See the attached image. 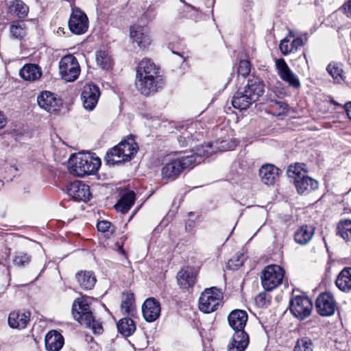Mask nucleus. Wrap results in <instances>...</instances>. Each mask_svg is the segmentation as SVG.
Instances as JSON below:
<instances>
[{
	"mask_svg": "<svg viewBox=\"0 0 351 351\" xmlns=\"http://www.w3.org/2000/svg\"><path fill=\"white\" fill-rule=\"evenodd\" d=\"M136 85L141 94L147 96L164 85L158 68L149 59L141 60L136 68Z\"/></svg>",
	"mask_w": 351,
	"mask_h": 351,
	"instance_id": "f257e3e1",
	"label": "nucleus"
},
{
	"mask_svg": "<svg viewBox=\"0 0 351 351\" xmlns=\"http://www.w3.org/2000/svg\"><path fill=\"white\" fill-rule=\"evenodd\" d=\"M264 92L263 81L258 77L253 76L248 79L247 83L244 87L238 89L234 94L232 104L235 108L245 110L258 101Z\"/></svg>",
	"mask_w": 351,
	"mask_h": 351,
	"instance_id": "f03ea898",
	"label": "nucleus"
},
{
	"mask_svg": "<svg viewBox=\"0 0 351 351\" xmlns=\"http://www.w3.org/2000/svg\"><path fill=\"white\" fill-rule=\"evenodd\" d=\"M72 315L81 325L90 328L93 333L101 334L103 332L102 324L93 317L87 298L81 297L73 302Z\"/></svg>",
	"mask_w": 351,
	"mask_h": 351,
	"instance_id": "7ed1b4c3",
	"label": "nucleus"
},
{
	"mask_svg": "<svg viewBox=\"0 0 351 351\" xmlns=\"http://www.w3.org/2000/svg\"><path fill=\"white\" fill-rule=\"evenodd\" d=\"M138 149V146L134 138L129 137L108 151L105 157L106 162L109 165H114L129 161L137 153Z\"/></svg>",
	"mask_w": 351,
	"mask_h": 351,
	"instance_id": "20e7f679",
	"label": "nucleus"
},
{
	"mask_svg": "<svg viewBox=\"0 0 351 351\" xmlns=\"http://www.w3.org/2000/svg\"><path fill=\"white\" fill-rule=\"evenodd\" d=\"M71 171L78 177L93 174L99 169L101 160L89 154L79 153L70 158Z\"/></svg>",
	"mask_w": 351,
	"mask_h": 351,
	"instance_id": "39448f33",
	"label": "nucleus"
},
{
	"mask_svg": "<svg viewBox=\"0 0 351 351\" xmlns=\"http://www.w3.org/2000/svg\"><path fill=\"white\" fill-rule=\"evenodd\" d=\"M284 276L285 271L280 266L267 265L262 271L261 276L263 289L267 291L274 290L282 282Z\"/></svg>",
	"mask_w": 351,
	"mask_h": 351,
	"instance_id": "423d86ee",
	"label": "nucleus"
},
{
	"mask_svg": "<svg viewBox=\"0 0 351 351\" xmlns=\"http://www.w3.org/2000/svg\"><path fill=\"white\" fill-rule=\"evenodd\" d=\"M222 298V293L219 289L215 287L207 288L199 297V308L206 313L214 312L220 306Z\"/></svg>",
	"mask_w": 351,
	"mask_h": 351,
	"instance_id": "0eeeda50",
	"label": "nucleus"
},
{
	"mask_svg": "<svg viewBox=\"0 0 351 351\" xmlns=\"http://www.w3.org/2000/svg\"><path fill=\"white\" fill-rule=\"evenodd\" d=\"M196 160L194 156H182L167 163L161 170L164 179H176L186 168L193 167Z\"/></svg>",
	"mask_w": 351,
	"mask_h": 351,
	"instance_id": "6e6552de",
	"label": "nucleus"
},
{
	"mask_svg": "<svg viewBox=\"0 0 351 351\" xmlns=\"http://www.w3.org/2000/svg\"><path fill=\"white\" fill-rule=\"evenodd\" d=\"M59 73L65 81H75L80 73V67L77 58L71 54L63 56L59 62Z\"/></svg>",
	"mask_w": 351,
	"mask_h": 351,
	"instance_id": "1a4fd4ad",
	"label": "nucleus"
},
{
	"mask_svg": "<svg viewBox=\"0 0 351 351\" xmlns=\"http://www.w3.org/2000/svg\"><path fill=\"white\" fill-rule=\"evenodd\" d=\"M37 103L40 108L49 113L57 112L62 105L60 97L48 90H43L38 95Z\"/></svg>",
	"mask_w": 351,
	"mask_h": 351,
	"instance_id": "9d476101",
	"label": "nucleus"
},
{
	"mask_svg": "<svg viewBox=\"0 0 351 351\" xmlns=\"http://www.w3.org/2000/svg\"><path fill=\"white\" fill-rule=\"evenodd\" d=\"M313 308L311 300L306 296H295L290 302V310L292 314L300 319L308 317Z\"/></svg>",
	"mask_w": 351,
	"mask_h": 351,
	"instance_id": "9b49d317",
	"label": "nucleus"
},
{
	"mask_svg": "<svg viewBox=\"0 0 351 351\" xmlns=\"http://www.w3.org/2000/svg\"><path fill=\"white\" fill-rule=\"evenodd\" d=\"M88 27V20L86 14L77 8H73L69 21L71 32L80 35L86 32Z\"/></svg>",
	"mask_w": 351,
	"mask_h": 351,
	"instance_id": "f8f14e48",
	"label": "nucleus"
},
{
	"mask_svg": "<svg viewBox=\"0 0 351 351\" xmlns=\"http://www.w3.org/2000/svg\"><path fill=\"white\" fill-rule=\"evenodd\" d=\"M66 193L72 199L78 202H88L91 197L89 186L79 180L70 183L66 187Z\"/></svg>",
	"mask_w": 351,
	"mask_h": 351,
	"instance_id": "ddd939ff",
	"label": "nucleus"
},
{
	"mask_svg": "<svg viewBox=\"0 0 351 351\" xmlns=\"http://www.w3.org/2000/svg\"><path fill=\"white\" fill-rule=\"evenodd\" d=\"M100 96L99 88L94 84H86L81 93V99L84 108L87 110H93L96 106Z\"/></svg>",
	"mask_w": 351,
	"mask_h": 351,
	"instance_id": "4468645a",
	"label": "nucleus"
},
{
	"mask_svg": "<svg viewBox=\"0 0 351 351\" xmlns=\"http://www.w3.org/2000/svg\"><path fill=\"white\" fill-rule=\"evenodd\" d=\"M315 307L320 315H332L335 310V302L332 295L330 293L319 294L315 302Z\"/></svg>",
	"mask_w": 351,
	"mask_h": 351,
	"instance_id": "2eb2a0df",
	"label": "nucleus"
},
{
	"mask_svg": "<svg viewBox=\"0 0 351 351\" xmlns=\"http://www.w3.org/2000/svg\"><path fill=\"white\" fill-rule=\"evenodd\" d=\"M276 66L282 80L293 88H298L300 86L301 84L298 77L290 69L284 59H277Z\"/></svg>",
	"mask_w": 351,
	"mask_h": 351,
	"instance_id": "dca6fc26",
	"label": "nucleus"
},
{
	"mask_svg": "<svg viewBox=\"0 0 351 351\" xmlns=\"http://www.w3.org/2000/svg\"><path fill=\"white\" fill-rule=\"evenodd\" d=\"M197 270L191 266L182 268L177 274L178 284L182 289L192 287L197 280Z\"/></svg>",
	"mask_w": 351,
	"mask_h": 351,
	"instance_id": "f3484780",
	"label": "nucleus"
},
{
	"mask_svg": "<svg viewBox=\"0 0 351 351\" xmlns=\"http://www.w3.org/2000/svg\"><path fill=\"white\" fill-rule=\"evenodd\" d=\"M160 304L154 298H149L143 304L142 313L143 317L148 322L156 320L160 315Z\"/></svg>",
	"mask_w": 351,
	"mask_h": 351,
	"instance_id": "a211bd4d",
	"label": "nucleus"
},
{
	"mask_svg": "<svg viewBox=\"0 0 351 351\" xmlns=\"http://www.w3.org/2000/svg\"><path fill=\"white\" fill-rule=\"evenodd\" d=\"M280 169L271 164L261 166L258 176L261 182L266 185H274L278 180Z\"/></svg>",
	"mask_w": 351,
	"mask_h": 351,
	"instance_id": "6ab92c4d",
	"label": "nucleus"
},
{
	"mask_svg": "<svg viewBox=\"0 0 351 351\" xmlns=\"http://www.w3.org/2000/svg\"><path fill=\"white\" fill-rule=\"evenodd\" d=\"M294 184L298 193L302 195L308 194L311 191L317 189L319 185L317 180L306 175L294 177Z\"/></svg>",
	"mask_w": 351,
	"mask_h": 351,
	"instance_id": "aec40b11",
	"label": "nucleus"
},
{
	"mask_svg": "<svg viewBox=\"0 0 351 351\" xmlns=\"http://www.w3.org/2000/svg\"><path fill=\"white\" fill-rule=\"evenodd\" d=\"M247 313L244 310L235 309L228 317L230 326L234 331L244 330L247 321Z\"/></svg>",
	"mask_w": 351,
	"mask_h": 351,
	"instance_id": "412c9836",
	"label": "nucleus"
},
{
	"mask_svg": "<svg viewBox=\"0 0 351 351\" xmlns=\"http://www.w3.org/2000/svg\"><path fill=\"white\" fill-rule=\"evenodd\" d=\"M30 313L25 311H14L8 317L9 326L12 328L23 329L29 321Z\"/></svg>",
	"mask_w": 351,
	"mask_h": 351,
	"instance_id": "4be33fe9",
	"label": "nucleus"
},
{
	"mask_svg": "<svg viewBox=\"0 0 351 351\" xmlns=\"http://www.w3.org/2000/svg\"><path fill=\"white\" fill-rule=\"evenodd\" d=\"M130 37L141 48H145L150 43L149 37L147 34V28L144 26L139 25L131 26Z\"/></svg>",
	"mask_w": 351,
	"mask_h": 351,
	"instance_id": "5701e85b",
	"label": "nucleus"
},
{
	"mask_svg": "<svg viewBox=\"0 0 351 351\" xmlns=\"http://www.w3.org/2000/svg\"><path fill=\"white\" fill-rule=\"evenodd\" d=\"M64 343L63 336L55 330L49 331L45 335V348L48 351H59Z\"/></svg>",
	"mask_w": 351,
	"mask_h": 351,
	"instance_id": "b1692460",
	"label": "nucleus"
},
{
	"mask_svg": "<svg viewBox=\"0 0 351 351\" xmlns=\"http://www.w3.org/2000/svg\"><path fill=\"white\" fill-rule=\"evenodd\" d=\"M20 75L25 80L35 81L42 75L41 69L35 64H27L20 70Z\"/></svg>",
	"mask_w": 351,
	"mask_h": 351,
	"instance_id": "393cba45",
	"label": "nucleus"
},
{
	"mask_svg": "<svg viewBox=\"0 0 351 351\" xmlns=\"http://www.w3.org/2000/svg\"><path fill=\"white\" fill-rule=\"evenodd\" d=\"M335 284L343 292L351 290V267H345L339 274Z\"/></svg>",
	"mask_w": 351,
	"mask_h": 351,
	"instance_id": "a878e982",
	"label": "nucleus"
},
{
	"mask_svg": "<svg viewBox=\"0 0 351 351\" xmlns=\"http://www.w3.org/2000/svg\"><path fill=\"white\" fill-rule=\"evenodd\" d=\"M76 278L80 287L84 290L92 289L96 282V278L92 271H80L76 274Z\"/></svg>",
	"mask_w": 351,
	"mask_h": 351,
	"instance_id": "bb28decb",
	"label": "nucleus"
},
{
	"mask_svg": "<svg viewBox=\"0 0 351 351\" xmlns=\"http://www.w3.org/2000/svg\"><path fill=\"white\" fill-rule=\"evenodd\" d=\"M135 201V193L130 191L124 193L119 202L114 205L115 209L122 213H126L132 206Z\"/></svg>",
	"mask_w": 351,
	"mask_h": 351,
	"instance_id": "cd10ccee",
	"label": "nucleus"
},
{
	"mask_svg": "<svg viewBox=\"0 0 351 351\" xmlns=\"http://www.w3.org/2000/svg\"><path fill=\"white\" fill-rule=\"evenodd\" d=\"M314 228L312 226H302L294 234L295 241L300 245L307 244L313 238Z\"/></svg>",
	"mask_w": 351,
	"mask_h": 351,
	"instance_id": "c85d7f7f",
	"label": "nucleus"
},
{
	"mask_svg": "<svg viewBox=\"0 0 351 351\" xmlns=\"http://www.w3.org/2000/svg\"><path fill=\"white\" fill-rule=\"evenodd\" d=\"M213 144L208 143L204 145L197 146L195 148L191 150V154L187 155L186 156H194L196 161L195 164H199L202 162L203 158H206L211 155L214 151L212 149Z\"/></svg>",
	"mask_w": 351,
	"mask_h": 351,
	"instance_id": "c756f323",
	"label": "nucleus"
},
{
	"mask_svg": "<svg viewBox=\"0 0 351 351\" xmlns=\"http://www.w3.org/2000/svg\"><path fill=\"white\" fill-rule=\"evenodd\" d=\"M198 123H195L193 125L189 126L187 130L182 132L181 135L178 138V141L181 147H186L188 145L192 146L193 141L197 139L199 134L196 132L193 134V132L197 128Z\"/></svg>",
	"mask_w": 351,
	"mask_h": 351,
	"instance_id": "7c9ffc66",
	"label": "nucleus"
},
{
	"mask_svg": "<svg viewBox=\"0 0 351 351\" xmlns=\"http://www.w3.org/2000/svg\"><path fill=\"white\" fill-rule=\"evenodd\" d=\"M8 12L19 18H24L27 15L29 8L22 1L13 0L9 2Z\"/></svg>",
	"mask_w": 351,
	"mask_h": 351,
	"instance_id": "2f4dec72",
	"label": "nucleus"
},
{
	"mask_svg": "<svg viewBox=\"0 0 351 351\" xmlns=\"http://www.w3.org/2000/svg\"><path fill=\"white\" fill-rule=\"evenodd\" d=\"M96 62L98 66L105 70L112 69L113 60L110 53L106 50H99L96 53Z\"/></svg>",
	"mask_w": 351,
	"mask_h": 351,
	"instance_id": "473e14b6",
	"label": "nucleus"
},
{
	"mask_svg": "<svg viewBox=\"0 0 351 351\" xmlns=\"http://www.w3.org/2000/svg\"><path fill=\"white\" fill-rule=\"evenodd\" d=\"M117 328L123 335L129 337L135 331L136 325L131 318L123 317L118 322Z\"/></svg>",
	"mask_w": 351,
	"mask_h": 351,
	"instance_id": "72a5a7b5",
	"label": "nucleus"
},
{
	"mask_svg": "<svg viewBox=\"0 0 351 351\" xmlns=\"http://www.w3.org/2000/svg\"><path fill=\"white\" fill-rule=\"evenodd\" d=\"M337 234L346 241L351 240V220L340 221L337 227Z\"/></svg>",
	"mask_w": 351,
	"mask_h": 351,
	"instance_id": "f704fd0d",
	"label": "nucleus"
},
{
	"mask_svg": "<svg viewBox=\"0 0 351 351\" xmlns=\"http://www.w3.org/2000/svg\"><path fill=\"white\" fill-rule=\"evenodd\" d=\"M134 297L132 293H127L124 295V300L122 301L121 304V311L123 314L127 315L134 316Z\"/></svg>",
	"mask_w": 351,
	"mask_h": 351,
	"instance_id": "c9c22d12",
	"label": "nucleus"
},
{
	"mask_svg": "<svg viewBox=\"0 0 351 351\" xmlns=\"http://www.w3.org/2000/svg\"><path fill=\"white\" fill-rule=\"evenodd\" d=\"M327 71L337 82L343 80V71L341 64L337 62L330 63L326 68Z\"/></svg>",
	"mask_w": 351,
	"mask_h": 351,
	"instance_id": "e433bc0d",
	"label": "nucleus"
},
{
	"mask_svg": "<svg viewBox=\"0 0 351 351\" xmlns=\"http://www.w3.org/2000/svg\"><path fill=\"white\" fill-rule=\"evenodd\" d=\"M314 345L308 337L299 338L295 345L293 351H313Z\"/></svg>",
	"mask_w": 351,
	"mask_h": 351,
	"instance_id": "4c0bfd02",
	"label": "nucleus"
},
{
	"mask_svg": "<svg viewBox=\"0 0 351 351\" xmlns=\"http://www.w3.org/2000/svg\"><path fill=\"white\" fill-rule=\"evenodd\" d=\"M10 32L12 36L14 38L21 39L25 36L26 32L25 25L22 22H13L10 27Z\"/></svg>",
	"mask_w": 351,
	"mask_h": 351,
	"instance_id": "58836bf2",
	"label": "nucleus"
},
{
	"mask_svg": "<svg viewBox=\"0 0 351 351\" xmlns=\"http://www.w3.org/2000/svg\"><path fill=\"white\" fill-rule=\"evenodd\" d=\"M31 256L27 253L19 252H16L13 259V263L16 266L24 267L29 263Z\"/></svg>",
	"mask_w": 351,
	"mask_h": 351,
	"instance_id": "ea45409f",
	"label": "nucleus"
},
{
	"mask_svg": "<svg viewBox=\"0 0 351 351\" xmlns=\"http://www.w3.org/2000/svg\"><path fill=\"white\" fill-rule=\"evenodd\" d=\"M306 165L297 163L294 166L289 167L288 173L289 177H298V176H303L306 175V171L304 167Z\"/></svg>",
	"mask_w": 351,
	"mask_h": 351,
	"instance_id": "a19ab883",
	"label": "nucleus"
},
{
	"mask_svg": "<svg viewBox=\"0 0 351 351\" xmlns=\"http://www.w3.org/2000/svg\"><path fill=\"white\" fill-rule=\"evenodd\" d=\"M244 263V256L243 254L236 256L229 260L227 264V267L231 269H237L239 267L243 265Z\"/></svg>",
	"mask_w": 351,
	"mask_h": 351,
	"instance_id": "79ce46f5",
	"label": "nucleus"
},
{
	"mask_svg": "<svg viewBox=\"0 0 351 351\" xmlns=\"http://www.w3.org/2000/svg\"><path fill=\"white\" fill-rule=\"evenodd\" d=\"M247 346L244 344V342L240 343V341L235 339V338H231V340L228 346V351H244L247 348Z\"/></svg>",
	"mask_w": 351,
	"mask_h": 351,
	"instance_id": "37998d69",
	"label": "nucleus"
},
{
	"mask_svg": "<svg viewBox=\"0 0 351 351\" xmlns=\"http://www.w3.org/2000/svg\"><path fill=\"white\" fill-rule=\"evenodd\" d=\"M236 146V144L229 140H221L220 142L215 143V147L220 152H225L228 149H233Z\"/></svg>",
	"mask_w": 351,
	"mask_h": 351,
	"instance_id": "c03bdc74",
	"label": "nucleus"
},
{
	"mask_svg": "<svg viewBox=\"0 0 351 351\" xmlns=\"http://www.w3.org/2000/svg\"><path fill=\"white\" fill-rule=\"evenodd\" d=\"M232 338H235L236 340L240 341V343L244 342V344L248 346L249 344V336L244 330H239L234 331Z\"/></svg>",
	"mask_w": 351,
	"mask_h": 351,
	"instance_id": "a18cd8bd",
	"label": "nucleus"
},
{
	"mask_svg": "<svg viewBox=\"0 0 351 351\" xmlns=\"http://www.w3.org/2000/svg\"><path fill=\"white\" fill-rule=\"evenodd\" d=\"M238 74L246 77L250 72V63L248 60H241L238 67Z\"/></svg>",
	"mask_w": 351,
	"mask_h": 351,
	"instance_id": "49530a36",
	"label": "nucleus"
},
{
	"mask_svg": "<svg viewBox=\"0 0 351 351\" xmlns=\"http://www.w3.org/2000/svg\"><path fill=\"white\" fill-rule=\"evenodd\" d=\"M289 40L287 38L280 41L279 47L281 53L283 55H287L291 53V49L290 45H289Z\"/></svg>",
	"mask_w": 351,
	"mask_h": 351,
	"instance_id": "de8ad7c7",
	"label": "nucleus"
},
{
	"mask_svg": "<svg viewBox=\"0 0 351 351\" xmlns=\"http://www.w3.org/2000/svg\"><path fill=\"white\" fill-rule=\"evenodd\" d=\"M304 45L303 39L300 37H298L291 42L290 44V47L291 49V53L296 51L298 48L302 47Z\"/></svg>",
	"mask_w": 351,
	"mask_h": 351,
	"instance_id": "09e8293b",
	"label": "nucleus"
},
{
	"mask_svg": "<svg viewBox=\"0 0 351 351\" xmlns=\"http://www.w3.org/2000/svg\"><path fill=\"white\" fill-rule=\"evenodd\" d=\"M111 223L107 221H100L97 223V230L101 232H106L109 231Z\"/></svg>",
	"mask_w": 351,
	"mask_h": 351,
	"instance_id": "8fccbe9b",
	"label": "nucleus"
},
{
	"mask_svg": "<svg viewBox=\"0 0 351 351\" xmlns=\"http://www.w3.org/2000/svg\"><path fill=\"white\" fill-rule=\"evenodd\" d=\"M344 14L351 19V0H348L343 5Z\"/></svg>",
	"mask_w": 351,
	"mask_h": 351,
	"instance_id": "3c124183",
	"label": "nucleus"
},
{
	"mask_svg": "<svg viewBox=\"0 0 351 351\" xmlns=\"http://www.w3.org/2000/svg\"><path fill=\"white\" fill-rule=\"evenodd\" d=\"M155 15V12L152 9H148L144 14V16L146 17L148 21H152Z\"/></svg>",
	"mask_w": 351,
	"mask_h": 351,
	"instance_id": "603ef678",
	"label": "nucleus"
},
{
	"mask_svg": "<svg viewBox=\"0 0 351 351\" xmlns=\"http://www.w3.org/2000/svg\"><path fill=\"white\" fill-rule=\"evenodd\" d=\"M344 109L346 112V114H347L348 118L351 121V101L347 102L344 105Z\"/></svg>",
	"mask_w": 351,
	"mask_h": 351,
	"instance_id": "864d4df0",
	"label": "nucleus"
},
{
	"mask_svg": "<svg viewBox=\"0 0 351 351\" xmlns=\"http://www.w3.org/2000/svg\"><path fill=\"white\" fill-rule=\"evenodd\" d=\"M276 105H277L279 107V109L282 110V112H284L285 110L287 109V105L283 102V101H275Z\"/></svg>",
	"mask_w": 351,
	"mask_h": 351,
	"instance_id": "5fc2aeb1",
	"label": "nucleus"
},
{
	"mask_svg": "<svg viewBox=\"0 0 351 351\" xmlns=\"http://www.w3.org/2000/svg\"><path fill=\"white\" fill-rule=\"evenodd\" d=\"M7 123V120H6V118L4 116V114L1 112L0 113V129L2 128L3 127H4L5 125Z\"/></svg>",
	"mask_w": 351,
	"mask_h": 351,
	"instance_id": "6e6d98bb",
	"label": "nucleus"
},
{
	"mask_svg": "<svg viewBox=\"0 0 351 351\" xmlns=\"http://www.w3.org/2000/svg\"><path fill=\"white\" fill-rule=\"evenodd\" d=\"M8 263V261L7 257L0 259V265H3L4 267L7 265Z\"/></svg>",
	"mask_w": 351,
	"mask_h": 351,
	"instance_id": "4d7b16f0",
	"label": "nucleus"
},
{
	"mask_svg": "<svg viewBox=\"0 0 351 351\" xmlns=\"http://www.w3.org/2000/svg\"><path fill=\"white\" fill-rule=\"evenodd\" d=\"M117 246H118V250L119 252H121V254H125V251L123 248V244L122 245H119L118 243H117Z\"/></svg>",
	"mask_w": 351,
	"mask_h": 351,
	"instance_id": "13d9d810",
	"label": "nucleus"
},
{
	"mask_svg": "<svg viewBox=\"0 0 351 351\" xmlns=\"http://www.w3.org/2000/svg\"><path fill=\"white\" fill-rule=\"evenodd\" d=\"M193 225H194V221H189L188 222H186V228H187L188 227L189 228H193Z\"/></svg>",
	"mask_w": 351,
	"mask_h": 351,
	"instance_id": "bf43d9fd",
	"label": "nucleus"
},
{
	"mask_svg": "<svg viewBox=\"0 0 351 351\" xmlns=\"http://www.w3.org/2000/svg\"><path fill=\"white\" fill-rule=\"evenodd\" d=\"M190 8H191L192 10H197L195 8L193 7L192 5H188Z\"/></svg>",
	"mask_w": 351,
	"mask_h": 351,
	"instance_id": "052dcab7",
	"label": "nucleus"
},
{
	"mask_svg": "<svg viewBox=\"0 0 351 351\" xmlns=\"http://www.w3.org/2000/svg\"><path fill=\"white\" fill-rule=\"evenodd\" d=\"M121 239L123 240V241H125L126 239H127V237L125 236H123Z\"/></svg>",
	"mask_w": 351,
	"mask_h": 351,
	"instance_id": "680f3d73",
	"label": "nucleus"
},
{
	"mask_svg": "<svg viewBox=\"0 0 351 351\" xmlns=\"http://www.w3.org/2000/svg\"><path fill=\"white\" fill-rule=\"evenodd\" d=\"M193 215V213L192 212L189 213V216Z\"/></svg>",
	"mask_w": 351,
	"mask_h": 351,
	"instance_id": "e2e57ef3",
	"label": "nucleus"
},
{
	"mask_svg": "<svg viewBox=\"0 0 351 351\" xmlns=\"http://www.w3.org/2000/svg\"><path fill=\"white\" fill-rule=\"evenodd\" d=\"M258 298V299H261V300L263 299V298L262 296H261V295H259Z\"/></svg>",
	"mask_w": 351,
	"mask_h": 351,
	"instance_id": "0e129e2a",
	"label": "nucleus"
},
{
	"mask_svg": "<svg viewBox=\"0 0 351 351\" xmlns=\"http://www.w3.org/2000/svg\"><path fill=\"white\" fill-rule=\"evenodd\" d=\"M2 112L1 110H0V113Z\"/></svg>",
	"mask_w": 351,
	"mask_h": 351,
	"instance_id": "69168bd1",
	"label": "nucleus"
}]
</instances>
